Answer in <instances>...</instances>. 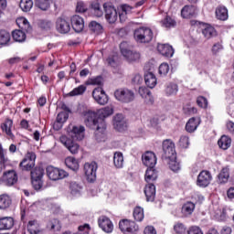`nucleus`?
I'll return each instance as SVG.
<instances>
[{
    "label": "nucleus",
    "instance_id": "obj_46",
    "mask_svg": "<svg viewBox=\"0 0 234 234\" xmlns=\"http://www.w3.org/2000/svg\"><path fill=\"white\" fill-rule=\"evenodd\" d=\"M89 28L91 30V32H94L95 34H101V30H103V27L101 24L96 22V21H91L89 24Z\"/></svg>",
    "mask_w": 234,
    "mask_h": 234
},
{
    "label": "nucleus",
    "instance_id": "obj_15",
    "mask_svg": "<svg viewBox=\"0 0 234 234\" xmlns=\"http://www.w3.org/2000/svg\"><path fill=\"white\" fill-rule=\"evenodd\" d=\"M99 227L104 231L105 233H112L114 229V225H112V221L105 216H101L98 219Z\"/></svg>",
    "mask_w": 234,
    "mask_h": 234
},
{
    "label": "nucleus",
    "instance_id": "obj_4",
    "mask_svg": "<svg viewBox=\"0 0 234 234\" xmlns=\"http://www.w3.org/2000/svg\"><path fill=\"white\" fill-rule=\"evenodd\" d=\"M162 158L164 160H168L169 158H176V149L175 143L171 139H165L163 141Z\"/></svg>",
    "mask_w": 234,
    "mask_h": 234
},
{
    "label": "nucleus",
    "instance_id": "obj_42",
    "mask_svg": "<svg viewBox=\"0 0 234 234\" xmlns=\"http://www.w3.org/2000/svg\"><path fill=\"white\" fill-rule=\"evenodd\" d=\"M161 25L165 28H173L176 26V21H175L171 16H166L163 20H161Z\"/></svg>",
    "mask_w": 234,
    "mask_h": 234
},
{
    "label": "nucleus",
    "instance_id": "obj_36",
    "mask_svg": "<svg viewBox=\"0 0 234 234\" xmlns=\"http://www.w3.org/2000/svg\"><path fill=\"white\" fill-rule=\"evenodd\" d=\"M45 169L41 166H37L31 170V179H43Z\"/></svg>",
    "mask_w": 234,
    "mask_h": 234
},
{
    "label": "nucleus",
    "instance_id": "obj_7",
    "mask_svg": "<svg viewBox=\"0 0 234 234\" xmlns=\"http://www.w3.org/2000/svg\"><path fill=\"white\" fill-rule=\"evenodd\" d=\"M115 99L122 103L134 101V92L129 89H119L114 91Z\"/></svg>",
    "mask_w": 234,
    "mask_h": 234
},
{
    "label": "nucleus",
    "instance_id": "obj_22",
    "mask_svg": "<svg viewBox=\"0 0 234 234\" xmlns=\"http://www.w3.org/2000/svg\"><path fill=\"white\" fill-rule=\"evenodd\" d=\"M3 182L5 186H14L17 182V174L14 170H10L4 174Z\"/></svg>",
    "mask_w": 234,
    "mask_h": 234
},
{
    "label": "nucleus",
    "instance_id": "obj_16",
    "mask_svg": "<svg viewBox=\"0 0 234 234\" xmlns=\"http://www.w3.org/2000/svg\"><path fill=\"white\" fill-rule=\"evenodd\" d=\"M69 136H71L72 140H83L85 138V126H72L69 131Z\"/></svg>",
    "mask_w": 234,
    "mask_h": 234
},
{
    "label": "nucleus",
    "instance_id": "obj_39",
    "mask_svg": "<svg viewBox=\"0 0 234 234\" xmlns=\"http://www.w3.org/2000/svg\"><path fill=\"white\" fill-rule=\"evenodd\" d=\"M113 164L117 169L123 167V154L116 152L113 155Z\"/></svg>",
    "mask_w": 234,
    "mask_h": 234
},
{
    "label": "nucleus",
    "instance_id": "obj_33",
    "mask_svg": "<svg viewBox=\"0 0 234 234\" xmlns=\"http://www.w3.org/2000/svg\"><path fill=\"white\" fill-rule=\"evenodd\" d=\"M218 182L219 184H226L228 183V180H229V168L224 167L222 168L221 172L218 176Z\"/></svg>",
    "mask_w": 234,
    "mask_h": 234
},
{
    "label": "nucleus",
    "instance_id": "obj_58",
    "mask_svg": "<svg viewBox=\"0 0 234 234\" xmlns=\"http://www.w3.org/2000/svg\"><path fill=\"white\" fill-rule=\"evenodd\" d=\"M222 50H224V46L220 42L215 43L211 48L213 56H217L219 52H222Z\"/></svg>",
    "mask_w": 234,
    "mask_h": 234
},
{
    "label": "nucleus",
    "instance_id": "obj_48",
    "mask_svg": "<svg viewBox=\"0 0 234 234\" xmlns=\"http://www.w3.org/2000/svg\"><path fill=\"white\" fill-rule=\"evenodd\" d=\"M85 90H87V86L80 85L73 89V90L69 93V96H81L82 94H85Z\"/></svg>",
    "mask_w": 234,
    "mask_h": 234
},
{
    "label": "nucleus",
    "instance_id": "obj_20",
    "mask_svg": "<svg viewBox=\"0 0 234 234\" xmlns=\"http://www.w3.org/2000/svg\"><path fill=\"white\" fill-rule=\"evenodd\" d=\"M67 120H69V113H67L65 112H60L57 115L56 122L53 123V129L55 131H59V129H62L63 123H65V122H67Z\"/></svg>",
    "mask_w": 234,
    "mask_h": 234
},
{
    "label": "nucleus",
    "instance_id": "obj_32",
    "mask_svg": "<svg viewBox=\"0 0 234 234\" xmlns=\"http://www.w3.org/2000/svg\"><path fill=\"white\" fill-rule=\"evenodd\" d=\"M51 3L52 0H35V6L43 12H47L50 8Z\"/></svg>",
    "mask_w": 234,
    "mask_h": 234
},
{
    "label": "nucleus",
    "instance_id": "obj_35",
    "mask_svg": "<svg viewBox=\"0 0 234 234\" xmlns=\"http://www.w3.org/2000/svg\"><path fill=\"white\" fill-rule=\"evenodd\" d=\"M14 122L10 119H6L5 122L1 124V129L7 136H12V125Z\"/></svg>",
    "mask_w": 234,
    "mask_h": 234
},
{
    "label": "nucleus",
    "instance_id": "obj_26",
    "mask_svg": "<svg viewBox=\"0 0 234 234\" xmlns=\"http://www.w3.org/2000/svg\"><path fill=\"white\" fill-rule=\"evenodd\" d=\"M165 96H176L178 94V84L168 82L165 88Z\"/></svg>",
    "mask_w": 234,
    "mask_h": 234
},
{
    "label": "nucleus",
    "instance_id": "obj_29",
    "mask_svg": "<svg viewBox=\"0 0 234 234\" xmlns=\"http://www.w3.org/2000/svg\"><path fill=\"white\" fill-rule=\"evenodd\" d=\"M14 218L11 217L0 218V229H12Z\"/></svg>",
    "mask_w": 234,
    "mask_h": 234
},
{
    "label": "nucleus",
    "instance_id": "obj_9",
    "mask_svg": "<svg viewBox=\"0 0 234 234\" xmlns=\"http://www.w3.org/2000/svg\"><path fill=\"white\" fill-rule=\"evenodd\" d=\"M96 171H98V164L96 162L86 163L84 165V173L88 182H94L96 180Z\"/></svg>",
    "mask_w": 234,
    "mask_h": 234
},
{
    "label": "nucleus",
    "instance_id": "obj_50",
    "mask_svg": "<svg viewBox=\"0 0 234 234\" xmlns=\"http://www.w3.org/2000/svg\"><path fill=\"white\" fill-rule=\"evenodd\" d=\"M195 211V204L193 202H186L182 207V213L185 215H191Z\"/></svg>",
    "mask_w": 234,
    "mask_h": 234
},
{
    "label": "nucleus",
    "instance_id": "obj_54",
    "mask_svg": "<svg viewBox=\"0 0 234 234\" xmlns=\"http://www.w3.org/2000/svg\"><path fill=\"white\" fill-rule=\"evenodd\" d=\"M38 27L42 28V30H50V28L53 27V24L50 20L42 19L38 21Z\"/></svg>",
    "mask_w": 234,
    "mask_h": 234
},
{
    "label": "nucleus",
    "instance_id": "obj_5",
    "mask_svg": "<svg viewBox=\"0 0 234 234\" xmlns=\"http://www.w3.org/2000/svg\"><path fill=\"white\" fill-rule=\"evenodd\" d=\"M103 10L105 14V19L110 25H114L118 21V11L116 7L112 5L110 2L103 4Z\"/></svg>",
    "mask_w": 234,
    "mask_h": 234
},
{
    "label": "nucleus",
    "instance_id": "obj_18",
    "mask_svg": "<svg viewBox=\"0 0 234 234\" xmlns=\"http://www.w3.org/2000/svg\"><path fill=\"white\" fill-rule=\"evenodd\" d=\"M143 164L148 168L156 165V154L153 152H146L142 156Z\"/></svg>",
    "mask_w": 234,
    "mask_h": 234
},
{
    "label": "nucleus",
    "instance_id": "obj_52",
    "mask_svg": "<svg viewBox=\"0 0 234 234\" xmlns=\"http://www.w3.org/2000/svg\"><path fill=\"white\" fill-rule=\"evenodd\" d=\"M48 228L53 231H59L61 229V222H59L58 219L54 218L48 222Z\"/></svg>",
    "mask_w": 234,
    "mask_h": 234
},
{
    "label": "nucleus",
    "instance_id": "obj_56",
    "mask_svg": "<svg viewBox=\"0 0 234 234\" xmlns=\"http://www.w3.org/2000/svg\"><path fill=\"white\" fill-rule=\"evenodd\" d=\"M87 85H103V78L101 76H97L95 78H90L87 80Z\"/></svg>",
    "mask_w": 234,
    "mask_h": 234
},
{
    "label": "nucleus",
    "instance_id": "obj_14",
    "mask_svg": "<svg viewBox=\"0 0 234 234\" xmlns=\"http://www.w3.org/2000/svg\"><path fill=\"white\" fill-rule=\"evenodd\" d=\"M56 28L59 34H69L70 32V22L67 18L58 17L56 22Z\"/></svg>",
    "mask_w": 234,
    "mask_h": 234
},
{
    "label": "nucleus",
    "instance_id": "obj_40",
    "mask_svg": "<svg viewBox=\"0 0 234 234\" xmlns=\"http://www.w3.org/2000/svg\"><path fill=\"white\" fill-rule=\"evenodd\" d=\"M112 114H114V109L112 107H105L99 111V118L101 120H105V118H109V116H112Z\"/></svg>",
    "mask_w": 234,
    "mask_h": 234
},
{
    "label": "nucleus",
    "instance_id": "obj_12",
    "mask_svg": "<svg viewBox=\"0 0 234 234\" xmlns=\"http://www.w3.org/2000/svg\"><path fill=\"white\" fill-rule=\"evenodd\" d=\"M211 173L207 170H203L197 176V184L199 187H207L211 184Z\"/></svg>",
    "mask_w": 234,
    "mask_h": 234
},
{
    "label": "nucleus",
    "instance_id": "obj_41",
    "mask_svg": "<svg viewBox=\"0 0 234 234\" xmlns=\"http://www.w3.org/2000/svg\"><path fill=\"white\" fill-rule=\"evenodd\" d=\"M216 33L217 31L215 30V27L209 25L205 26L202 30V34L207 39H211V37H213Z\"/></svg>",
    "mask_w": 234,
    "mask_h": 234
},
{
    "label": "nucleus",
    "instance_id": "obj_30",
    "mask_svg": "<svg viewBox=\"0 0 234 234\" xmlns=\"http://www.w3.org/2000/svg\"><path fill=\"white\" fill-rule=\"evenodd\" d=\"M65 164L69 169H71V171H78V169H80V163H78V160L72 156L67 157L65 159Z\"/></svg>",
    "mask_w": 234,
    "mask_h": 234
},
{
    "label": "nucleus",
    "instance_id": "obj_43",
    "mask_svg": "<svg viewBox=\"0 0 234 234\" xmlns=\"http://www.w3.org/2000/svg\"><path fill=\"white\" fill-rule=\"evenodd\" d=\"M144 208L142 207H136L133 209V218L136 220V222H142L144 220Z\"/></svg>",
    "mask_w": 234,
    "mask_h": 234
},
{
    "label": "nucleus",
    "instance_id": "obj_45",
    "mask_svg": "<svg viewBox=\"0 0 234 234\" xmlns=\"http://www.w3.org/2000/svg\"><path fill=\"white\" fill-rule=\"evenodd\" d=\"M30 234H43V229H41L37 220L30 221Z\"/></svg>",
    "mask_w": 234,
    "mask_h": 234
},
{
    "label": "nucleus",
    "instance_id": "obj_23",
    "mask_svg": "<svg viewBox=\"0 0 234 234\" xmlns=\"http://www.w3.org/2000/svg\"><path fill=\"white\" fill-rule=\"evenodd\" d=\"M201 122L199 117L190 118L186 124V133H195V131L198 129V125H200Z\"/></svg>",
    "mask_w": 234,
    "mask_h": 234
},
{
    "label": "nucleus",
    "instance_id": "obj_10",
    "mask_svg": "<svg viewBox=\"0 0 234 234\" xmlns=\"http://www.w3.org/2000/svg\"><path fill=\"white\" fill-rule=\"evenodd\" d=\"M59 140L60 143L68 148L71 154H78L80 151V144H78V143H75L72 139H69L65 135H62Z\"/></svg>",
    "mask_w": 234,
    "mask_h": 234
},
{
    "label": "nucleus",
    "instance_id": "obj_49",
    "mask_svg": "<svg viewBox=\"0 0 234 234\" xmlns=\"http://www.w3.org/2000/svg\"><path fill=\"white\" fill-rule=\"evenodd\" d=\"M21 171H30V155H27L19 164Z\"/></svg>",
    "mask_w": 234,
    "mask_h": 234
},
{
    "label": "nucleus",
    "instance_id": "obj_17",
    "mask_svg": "<svg viewBox=\"0 0 234 234\" xmlns=\"http://www.w3.org/2000/svg\"><path fill=\"white\" fill-rule=\"evenodd\" d=\"M70 21L73 30L77 33L83 32V28H85V21L83 20V17L74 15L71 16Z\"/></svg>",
    "mask_w": 234,
    "mask_h": 234
},
{
    "label": "nucleus",
    "instance_id": "obj_53",
    "mask_svg": "<svg viewBox=\"0 0 234 234\" xmlns=\"http://www.w3.org/2000/svg\"><path fill=\"white\" fill-rule=\"evenodd\" d=\"M69 189L71 191V195H78L80 193L81 189H82V186L81 185L72 181L70 184H69Z\"/></svg>",
    "mask_w": 234,
    "mask_h": 234
},
{
    "label": "nucleus",
    "instance_id": "obj_62",
    "mask_svg": "<svg viewBox=\"0 0 234 234\" xmlns=\"http://www.w3.org/2000/svg\"><path fill=\"white\" fill-rule=\"evenodd\" d=\"M179 145L183 149H187V147H189V137L186 135L181 136L179 139Z\"/></svg>",
    "mask_w": 234,
    "mask_h": 234
},
{
    "label": "nucleus",
    "instance_id": "obj_24",
    "mask_svg": "<svg viewBox=\"0 0 234 234\" xmlns=\"http://www.w3.org/2000/svg\"><path fill=\"white\" fill-rule=\"evenodd\" d=\"M157 178L158 172L156 171V169H154V167L147 168L144 176L145 182H147L148 184H153V182L156 181Z\"/></svg>",
    "mask_w": 234,
    "mask_h": 234
},
{
    "label": "nucleus",
    "instance_id": "obj_25",
    "mask_svg": "<svg viewBox=\"0 0 234 234\" xmlns=\"http://www.w3.org/2000/svg\"><path fill=\"white\" fill-rule=\"evenodd\" d=\"M144 82L149 89H154L157 83L156 76L153 72L145 73Z\"/></svg>",
    "mask_w": 234,
    "mask_h": 234
},
{
    "label": "nucleus",
    "instance_id": "obj_2",
    "mask_svg": "<svg viewBox=\"0 0 234 234\" xmlns=\"http://www.w3.org/2000/svg\"><path fill=\"white\" fill-rule=\"evenodd\" d=\"M153 29L142 27L134 30L133 37L137 43H151L154 37Z\"/></svg>",
    "mask_w": 234,
    "mask_h": 234
},
{
    "label": "nucleus",
    "instance_id": "obj_19",
    "mask_svg": "<svg viewBox=\"0 0 234 234\" xmlns=\"http://www.w3.org/2000/svg\"><path fill=\"white\" fill-rule=\"evenodd\" d=\"M144 195L146 197V202H154L156 197V186L153 183H148L144 189Z\"/></svg>",
    "mask_w": 234,
    "mask_h": 234
},
{
    "label": "nucleus",
    "instance_id": "obj_60",
    "mask_svg": "<svg viewBox=\"0 0 234 234\" xmlns=\"http://www.w3.org/2000/svg\"><path fill=\"white\" fill-rule=\"evenodd\" d=\"M197 103L201 109H207V99L204 96H198Z\"/></svg>",
    "mask_w": 234,
    "mask_h": 234
},
{
    "label": "nucleus",
    "instance_id": "obj_37",
    "mask_svg": "<svg viewBox=\"0 0 234 234\" xmlns=\"http://www.w3.org/2000/svg\"><path fill=\"white\" fill-rule=\"evenodd\" d=\"M12 204V199L8 195L0 196V209H8Z\"/></svg>",
    "mask_w": 234,
    "mask_h": 234
},
{
    "label": "nucleus",
    "instance_id": "obj_27",
    "mask_svg": "<svg viewBox=\"0 0 234 234\" xmlns=\"http://www.w3.org/2000/svg\"><path fill=\"white\" fill-rule=\"evenodd\" d=\"M195 5H185L181 9V16L184 19H191V17L195 16Z\"/></svg>",
    "mask_w": 234,
    "mask_h": 234
},
{
    "label": "nucleus",
    "instance_id": "obj_3",
    "mask_svg": "<svg viewBox=\"0 0 234 234\" xmlns=\"http://www.w3.org/2000/svg\"><path fill=\"white\" fill-rule=\"evenodd\" d=\"M120 50L123 58H125L129 63H133V61H138L140 59V54L138 51L131 49V46H129V43L127 42H122L120 44Z\"/></svg>",
    "mask_w": 234,
    "mask_h": 234
},
{
    "label": "nucleus",
    "instance_id": "obj_64",
    "mask_svg": "<svg viewBox=\"0 0 234 234\" xmlns=\"http://www.w3.org/2000/svg\"><path fill=\"white\" fill-rule=\"evenodd\" d=\"M187 234H204V232L202 231V229H200V227L193 226L189 228V229L187 230Z\"/></svg>",
    "mask_w": 234,
    "mask_h": 234
},
{
    "label": "nucleus",
    "instance_id": "obj_57",
    "mask_svg": "<svg viewBox=\"0 0 234 234\" xmlns=\"http://www.w3.org/2000/svg\"><path fill=\"white\" fill-rule=\"evenodd\" d=\"M139 94L142 96V98H148L150 100V103H153V101H151V90H149L145 87H139Z\"/></svg>",
    "mask_w": 234,
    "mask_h": 234
},
{
    "label": "nucleus",
    "instance_id": "obj_28",
    "mask_svg": "<svg viewBox=\"0 0 234 234\" xmlns=\"http://www.w3.org/2000/svg\"><path fill=\"white\" fill-rule=\"evenodd\" d=\"M216 17L219 19V21H227L229 15H228V8L224 5H219L216 8Z\"/></svg>",
    "mask_w": 234,
    "mask_h": 234
},
{
    "label": "nucleus",
    "instance_id": "obj_13",
    "mask_svg": "<svg viewBox=\"0 0 234 234\" xmlns=\"http://www.w3.org/2000/svg\"><path fill=\"white\" fill-rule=\"evenodd\" d=\"M88 14L91 16V17H103L101 4L98 1H92L89 6Z\"/></svg>",
    "mask_w": 234,
    "mask_h": 234
},
{
    "label": "nucleus",
    "instance_id": "obj_44",
    "mask_svg": "<svg viewBox=\"0 0 234 234\" xmlns=\"http://www.w3.org/2000/svg\"><path fill=\"white\" fill-rule=\"evenodd\" d=\"M10 33L6 30H0V45H8L10 43Z\"/></svg>",
    "mask_w": 234,
    "mask_h": 234
},
{
    "label": "nucleus",
    "instance_id": "obj_1",
    "mask_svg": "<svg viewBox=\"0 0 234 234\" xmlns=\"http://www.w3.org/2000/svg\"><path fill=\"white\" fill-rule=\"evenodd\" d=\"M84 116V123L86 127L95 131V138L97 142H105V131L107 129L105 120L99 118L98 113L92 111L86 112Z\"/></svg>",
    "mask_w": 234,
    "mask_h": 234
},
{
    "label": "nucleus",
    "instance_id": "obj_59",
    "mask_svg": "<svg viewBox=\"0 0 234 234\" xmlns=\"http://www.w3.org/2000/svg\"><path fill=\"white\" fill-rule=\"evenodd\" d=\"M31 184L35 191H40L43 187V179H31Z\"/></svg>",
    "mask_w": 234,
    "mask_h": 234
},
{
    "label": "nucleus",
    "instance_id": "obj_47",
    "mask_svg": "<svg viewBox=\"0 0 234 234\" xmlns=\"http://www.w3.org/2000/svg\"><path fill=\"white\" fill-rule=\"evenodd\" d=\"M168 160V165L171 171H174V173L180 171V163L176 161V158H169Z\"/></svg>",
    "mask_w": 234,
    "mask_h": 234
},
{
    "label": "nucleus",
    "instance_id": "obj_34",
    "mask_svg": "<svg viewBox=\"0 0 234 234\" xmlns=\"http://www.w3.org/2000/svg\"><path fill=\"white\" fill-rule=\"evenodd\" d=\"M13 39L18 43H23L27 39V34L21 29H16L12 32Z\"/></svg>",
    "mask_w": 234,
    "mask_h": 234
},
{
    "label": "nucleus",
    "instance_id": "obj_55",
    "mask_svg": "<svg viewBox=\"0 0 234 234\" xmlns=\"http://www.w3.org/2000/svg\"><path fill=\"white\" fill-rule=\"evenodd\" d=\"M131 220L128 219H122V221L119 222V229L122 233H127L129 230V226H131Z\"/></svg>",
    "mask_w": 234,
    "mask_h": 234
},
{
    "label": "nucleus",
    "instance_id": "obj_21",
    "mask_svg": "<svg viewBox=\"0 0 234 234\" xmlns=\"http://www.w3.org/2000/svg\"><path fill=\"white\" fill-rule=\"evenodd\" d=\"M157 50L159 54H162L165 58H173V54H175V49L169 44H159Z\"/></svg>",
    "mask_w": 234,
    "mask_h": 234
},
{
    "label": "nucleus",
    "instance_id": "obj_51",
    "mask_svg": "<svg viewBox=\"0 0 234 234\" xmlns=\"http://www.w3.org/2000/svg\"><path fill=\"white\" fill-rule=\"evenodd\" d=\"M76 12L79 14H85V12H89V5L83 1H79L76 5Z\"/></svg>",
    "mask_w": 234,
    "mask_h": 234
},
{
    "label": "nucleus",
    "instance_id": "obj_61",
    "mask_svg": "<svg viewBox=\"0 0 234 234\" xmlns=\"http://www.w3.org/2000/svg\"><path fill=\"white\" fill-rule=\"evenodd\" d=\"M159 74L160 76H167L169 74V64L162 63L159 66Z\"/></svg>",
    "mask_w": 234,
    "mask_h": 234
},
{
    "label": "nucleus",
    "instance_id": "obj_63",
    "mask_svg": "<svg viewBox=\"0 0 234 234\" xmlns=\"http://www.w3.org/2000/svg\"><path fill=\"white\" fill-rule=\"evenodd\" d=\"M186 226L182 223H177L174 226V230L176 234H186Z\"/></svg>",
    "mask_w": 234,
    "mask_h": 234
},
{
    "label": "nucleus",
    "instance_id": "obj_8",
    "mask_svg": "<svg viewBox=\"0 0 234 234\" xmlns=\"http://www.w3.org/2000/svg\"><path fill=\"white\" fill-rule=\"evenodd\" d=\"M92 97L99 105H107L109 103V96L101 87H97L93 90Z\"/></svg>",
    "mask_w": 234,
    "mask_h": 234
},
{
    "label": "nucleus",
    "instance_id": "obj_11",
    "mask_svg": "<svg viewBox=\"0 0 234 234\" xmlns=\"http://www.w3.org/2000/svg\"><path fill=\"white\" fill-rule=\"evenodd\" d=\"M113 126L114 129L119 133H123V131H127V120H125L123 114L117 113L113 117Z\"/></svg>",
    "mask_w": 234,
    "mask_h": 234
},
{
    "label": "nucleus",
    "instance_id": "obj_31",
    "mask_svg": "<svg viewBox=\"0 0 234 234\" xmlns=\"http://www.w3.org/2000/svg\"><path fill=\"white\" fill-rule=\"evenodd\" d=\"M218 147L226 151L231 147V138L227 135L221 136V138L218 141Z\"/></svg>",
    "mask_w": 234,
    "mask_h": 234
},
{
    "label": "nucleus",
    "instance_id": "obj_6",
    "mask_svg": "<svg viewBox=\"0 0 234 234\" xmlns=\"http://www.w3.org/2000/svg\"><path fill=\"white\" fill-rule=\"evenodd\" d=\"M47 176L49 180L57 181L63 180V178H67L69 176V173L63 169H59L58 167H54L49 165L46 168Z\"/></svg>",
    "mask_w": 234,
    "mask_h": 234
},
{
    "label": "nucleus",
    "instance_id": "obj_38",
    "mask_svg": "<svg viewBox=\"0 0 234 234\" xmlns=\"http://www.w3.org/2000/svg\"><path fill=\"white\" fill-rule=\"evenodd\" d=\"M16 25L21 28V30H25L26 32H28L30 29V22L23 16L16 19Z\"/></svg>",
    "mask_w": 234,
    "mask_h": 234
}]
</instances>
